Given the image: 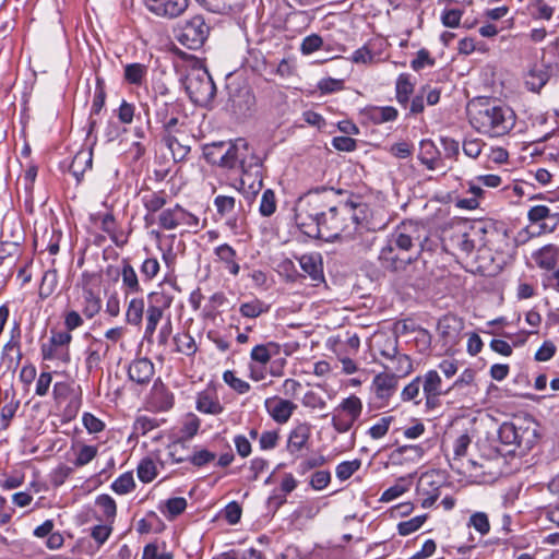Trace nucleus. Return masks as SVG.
<instances>
[{"mask_svg": "<svg viewBox=\"0 0 559 559\" xmlns=\"http://www.w3.org/2000/svg\"><path fill=\"white\" fill-rule=\"evenodd\" d=\"M438 151L435 144L429 140H423L419 146L418 158L429 169L438 167Z\"/></svg>", "mask_w": 559, "mask_h": 559, "instance_id": "obj_37", "label": "nucleus"}, {"mask_svg": "<svg viewBox=\"0 0 559 559\" xmlns=\"http://www.w3.org/2000/svg\"><path fill=\"white\" fill-rule=\"evenodd\" d=\"M311 436V427L307 423L298 424L288 436L287 450L290 454L300 452L308 443Z\"/></svg>", "mask_w": 559, "mask_h": 559, "instance_id": "obj_23", "label": "nucleus"}, {"mask_svg": "<svg viewBox=\"0 0 559 559\" xmlns=\"http://www.w3.org/2000/svg\"><path fill=\"white\" fill-rule=\"evenodd\" d=\"M516 426L513 421L503 423L498 430L499 439L508 445H515Z\"/></svg>", "mask_w": 559, "mask_h": 559, "instance_id": "obj_60", "label": "nucleus"}, {"mask_svg": "<svg viewBox=\"0 0 559 559\" xmlns=\"http://www.w3.org/2000/svg\"><path fill=\"white\" fill-rule=\"evenodd\" d=\"M134 487L135 483L131 472L123 473L111 484V489L118 495H127Z\"/></svg>", "mask_w": 559, "mask_h": 559, "instance_id": "obj_48", "label": "nucleus"}, {"mask_svg": "<svg viewBox=\"0 0 559 559\" xmlns=\"http://www.w3.org/2000/svg\"><path fill=\"white\" fill-rule=\"evenodd\" d=\"M240 313L245 318L254 319L269 311V306L259 299H253L249 302H245L239 308Z\"/></svg>", "mask_w": 559, "mask_h": 559, "instance_id": "obj_46", "label": "nucleus"}, {"mask_svg": "<svg viewBox=\"0 0 559 559\" xmlns=\"http://www.w3.org/2000/svg\"><path fill=\"white\" fill-rule=\"evenodd\" d=\"M423 392H424L423 376H418L415 379H413L402 390L401 399L404 402H413L414 404L418 405L425 400V396H423Z\"/></svg>", "mask_w": 559, "mask_h": 559, "instance_id": "obj_30", "label": "nucleus"}, {"mask_svg": "<svg viewBox=\"0 0 559 559\" xmlns=\"http://www.w3.org/2000/svg\"><path fill=\"white\" fill-rule=\"evenodd\" d=\"M413 91L414 86L411 83L408 75L401 74L396 81V98L399 103L406 104Z\"/></svg>", "mask_w": 559, "mask_h": 559, "instance_id": "obj_50", "label": "nucleus"}, {"mask_svg": "<svg viewBox=\"0 0 559 559\" xmlns=\"http://www.w3.org/2000/svg\"><path fill=\"white\" fill-rule=\"evenodd\" d=\"M216 261L222 263L224 269L231 275L237 276L240 271V265L237 261L236 250L227 243L217 246L214 249Z\"/></svg>", "mask_w": 559, "mask_h": 559, "instance_id": "obj_24", "label": "nucleus"}, {"mask_svg": "<svg viewBox=\"0 0 559 559\" xmlns=\"http://www.w3.org/2000/svg\"><path fill=\"white\" fill-rule=\"evenodd\" d=\"M41 356L45 360L57 359L63 364H68L70 361L69 348H60L59 346H55L50 343L41 345Z\"/></svg>", "mask_w": 559, "mask_h": 559, "instance_id": "obj_41", "label": "nucleus"}, {"mask_svg": "<svg viewBox=\"0 0 559 559\" xmlns=\"http://www.w3.org/2000/svg\"><path fill=\"white\" fill-rule=\"evenodd\" d=\"M150 304L146 309V325H145V336L151 337L156 331V328L160 320L163 319L164 311L171 306L173 296L164 293V292H154L151 293Z\"/></svg>", "mask_w": 559, "mask_h": 559, "instance_id": "obj_12", "label": "nucleus"}, {"mask_svg": "<svg viewBox=\"0 0 559 559\" xmlns=\"http://www.w3.org/2000/svg\"><path fill=\"white\" fill-rule=\"evenodd\" d=\"M160 265L156 258H147L143 261L140 271L146 281H152L159 272Z\"/></svg>", "mask_w": 559, "mask_h": 559, "instance_id": "obj_63", "label": "nucleus"}, {"mask_svg": "<svg viewBox=\"0 0 559 559\" xmlns=\"http://www.w3.org/2000/svg\"><path fill=\"white\" fill-rule=\"evenodd\" d=\"M397 115V110L392 106L372 107L369 110V116L374 123L394 121Z\"/></svg>", "mask_w": 559, "mask_h": 559, "instance_id": "obj_42", "label": "nucleus"}, {"mask_svg": "<svg viewBox=\"0 0 559 559\" xmlns=\"http://www.w3.org/2000/svg\"><path fill=\"white\" fill-rule=\"evenodd\" d=\"M389 241L401 251H411L418 248L417 254L423 251H433L428 229L425 225L415 222L402 223L391 235Z\"/></svg>", "mask_w": 559, "mask_h": 559, "instance_id": "obj_5", "label": "nucleus"}, {"mask_svg": "<svg viewBox=\"0 0 559 559\" xmlns=\"http://www.w3.org/2000/svg\"><path fill=\"white\" fill-rule=\"evenodd\" d=\"M426 521V515H418L397 525V532L401 536H407L419 530Z\"/></svg>", "mask_w": 559, "mask_h": 559, "instance_id": "obj_56", "label": "nucleus"}, {"mask_svg": "<svg viewBox=\"0 0 559 559\" xmlns=\"http://www.w3.org/2000/svg\"><path fill=\"white\" fill-rule=\"evenodd\" d=\"M438 241V246L440 247L441 252L451 257L453 254L452 249L454 247V230L452 227L445 226L440 228ZM431 246L433 250H436L437 243H433L432 240Z\"/></svg>", "mask_w": 559, "mask_h": 559, "instance_id": "obj_40", "label": "nucleus"}, {"mask_svg": "<svg viewBox=\"0 0 559 559\" xmlns=\"http://www.w3.org/2000/svg\"><path fill=\"white\" fill-rule=\"evenodd\" d=\"M318 88L322 94H331L344 88V81L340 79L325 78L319 81Z\"/></svg>", "mask_w": 559, "mask_h": 559, "instance_id": "obj_62", "label": "nucleus"}, {"mask_svg": "<svg viewBox=\"0 0 559 559\" xmlns=\"http://www.w3.org/2000/svg\"><path fill=\"white\" fill-rule=\"evenodd\" d=\"M261 159L254 155L252 152L249 151V147L247 146L246 153H243L241 163H240V170L243 176L253 175L255 178H260L259 185L261 186Z\"/></svg>", "mask_w": 559, "mask_h": 559, "instance_id": "obj_32", "label": "nucleus"}, {"mask_svg": "<svg viewBox=\"0 0 559 559\" xmlns=\"http://www.w3.org/2000/svg\"><path fill=\"white\" fill-rule=\"evenodd\" d=\"M362 412V402L356 395L344 399L335 408L332 415V426L338 433L347 432Z\"/></svg>", "mask_w": 559, "mask_h": 559, "instance_id": "obj_9", "label": "nucleus"}, {"mask_svg": "<svg viewBox=\"0 0 559 559\" xmlns=\"http://www.w3.org/2000/svg\"><path fill=\"white\" fill-rule=\"evenodd\" d=\"M93 154L91 150H82L75 154L69 167L70 173L80 182L84 173L92 167Z\"/></svg>", "mask_w": 559, "mask_h": 559, "instance_id": "obj_28", "label": "nucleus"}, {"mask_svg": "<svg viewBox=\"0 0 559 559\" xmlns=\"http://www.w3.org/2000/svg\"><path fill=\"white\" fill-rule=\"evenodd\" d=\"M173 554L165 549L159 551L156 544H148L143 549L142 559H173Z\"/></svg>", "mask_w": 559, "mask_h": 559, "instance_id": "obj_64", "label": "nucleus"}, {"mask_svg": "<svg viewBox=\"0 0 559 559\" xmlns=\"http://www.w3.org/2000/svg\"><path fill=\"white\" fill-rule=\"evenodd\" d=\"M95 503L102 510L106 521L112 523L117 514L116 501L109 495H100Z\"/></svg>", "mask_w": 559, "mask_h": 559, "instance_id": "obj_45", "label": "nucleus"}, {"mask_svg": "<svg viewBox=\"0 0 559 559\" xmlns=\"http://www.w3.org/2000/svg\"><path fill=\"white\" fill-rule=\"evenodd\" d=\"M397 380L394 374L386 370L377 374L372 381L376 396L382 401H388L397 389Z\"/></svg>", "mask_w": 559, "mask_h": 559, "instance_id": "obj_20", "label": "nucleus"}, {"mask_svg": "<svg viewBox=\"0 0 559 559\" xmlns=\"http://www.w3.org/2000/svg\"><path fill=\"white\" fill-rule=\"evenodd\" d=\"M145 4L152 13L174 19L187 10L189 0H145Z\"/></svg>", "mask_w": 559, "mask_h": 559, "instance_id": "obj_15", "label": "nucleus"}, {"mask_svg": "<svg viewBox=\"0 0 559 559\" xmlns=\"http://www.w3.org/2000/svg\"><path fill=\"white\" fill-rule=\"evenodd\" d=\"M200 424L201 421L195 415L189 414L182 424L181 437L186 440L193 438L199 431Z\"/></svg>", "mask_w": 559, "mask_h": 559, "instance_id": "obj_58", "label": "nucleus"}, {"mask_svg": "<svg viewBox=\"0 0 559 559\" xmlns=\"http://www.w3.org/2000/svg\"><path fill=\"white\" fill-rule=\"evenodd\" d=\"M152 399L156 407L167 411L174 405V395L162 382H155L152 388Z\"/></svg>", "mask_w": 559, "mask_h": 559, "instance_id": "obj_35", "label": "nucleus"}, {"mask_svg": "<svg viewBox=\"0 0 559 559\" xmlns=\"http://www.w3.org/2000/svg\"><path fill=\"white\" fill-rule=\"evenodd\" d=\"M158 224L163 229L174 230L178 227H186L187 231L198 233L202 226L200 218L185 210L179 204L163 210L158 214Z\"/></svg>", "mask_w": 559, "mask_h": 559, "instance_id": "obj_8", "label": "nucleus"}, {"mask_svg": "<svg viewBox=\"0 0 559 559\" xmlns=\"http://www.w3.org/2000/svg\"><path fill=\"white\" fill-rule=\"evenodd\" d=\"M98 449L95 445L78 444L73 464L78 467L92 462L97 455Z\"/></svg>", "mask_w": 559, "mask_h": 559, "instance_id": "obj_44", "label": "nucleus"}, {"mask_svg": "<svg viewBox=\"0 0 559 559\" xmlns=\"http://www.w3.org/2000/svg\"><path fill=\"white\" fill-rule=\"evenodd\" d=\"M280 346L276 343L270 342L267 344H260L252 348L250 358L251 360L265 366L273 355H276Z\"/></svg>", "mask_w": 559, "mask_h": 559, "instance_id": "obj_36", "label": "nucleus"}, {"mask_svg": "<svg viewBox=\"0 0 559 559\" xmlns=\"http://www.w3.org/2000/svg\"><path fill=\"white\" fill-rule=\"evenodd\" d=\"M392 353L388 354V361L384 362V369L394 374L397 379L407 376L413 370L412 360L407 355L397 353L396 346L392 344Z\"/></svg>", "mask_w": 559, "mask_h": 559, "instance_id": "obj_17", "label": "nucleus"}, {"mask_svg": "<svg viewBox=\"0 0 559 559\" xmlns=\"http://www.w3.org/2000/svg\"><path fill=\"white\" fill-rule=\"evenodd\" d=\"M480 465L477 461L466 459L465 455L456 457V473L465 478L466 483H475L479 477Z\"/></svg>", "mask_w": 559, "mask_h": 559, "instance_id": "obj_29", "label": "nucleus"}, {"mask_svg": "<svg viewBox=\"0 0 559 559\" xmlns=\"http://www.w3.org/2000/svg\"><path fill=\"white\" fill-rule=\"evenodd\" d=\"M165 143L176 162L185 159L190 152V146L181 143L175 135L168 134L165 138Z\"/></svg>", "mask_w": 559, "mask_h": 559, "instance_id": "obj_43", "label": "nucleus"}, {"mask_svg": "<svg viewBox=\"0 0 559 559\" xmlns=\"http://www.w3.org/2000/svg\"><path fill=\"white\" fill-rule=\"evenodd\" d=\"M157 475L156 464L151 459H143L138 465V477L142 483H151Z\"/></svg>", "mask_w": 559, "mask_h": 559, "instance_id": "obj_51", "label": "nucleus"}, {"mask_svg": "<svg viewBox=\"0 0 559 559\" xmlns=\"http://www.w3.org/2000/svg\"><path fill=\"white\" fill-rule=\"evenodd\" d=\"M264 406L271 418L280 425L286 424L297 409V405L294 402L278 396L266 399Z\"/></svg>", "mask_w": 559, "mask_h": 559, "instance_id": "obj_14", "label": "nucleus"}, {"mask_svg": "<svg viewBox=\"0 0 559 559\" xmlns=\"http://www.w3.org/2000/svg\"><path fill=\"white\" fill-rule=\"evenodd\" d=\"M214 205L217 210V213L222 216H225L234 212L236 200L235 198L228 195H217L214 200Z\"/></svg>", "mask_w": 559, "mask_h": 559, "instance_id": "obj_61", "label": "nucleus"}, {"mask_svg": "<svg viewBox=\"0 0 559 559\" xmlns=\"http://www.w3.org/2000/svg\"><path fill=\"white\" fill-rule=\"evenodd\" d=\"M58 284V275L56 270H48L45 272L40 288H39V295L41 298L49 297L53 290L56 289Z\"/></svg>", "mask_w": 559, "mask_h": 559, "instance_id": "obj_52", "label": "nucleus"}, {"mask_svg": "<svg viewBox=\"0 0 559 559\" xmlns=\"http://www.w3.org/2000/svg\"><path fill=\"white\" fill-rule=\"evenodd\" d=\"M466 112L471 126L489 136L508 134L515 124V114L511 107L485 98L471 100Z\"/></svg>", "mask_w": 559, "mask_h": 559, "instance_id": "obj_1", "label": "nucleus"}, {"mask_svg": "<svg viewBox=\"0 0 559 559\" xmlns=\"http://www.w3.org/2000/svg\"><path fill=\"white\" fill-rule=\"evenodd\" d=\"M502 180L498 175H481L467 182V192L480 194L483 197V187L497 188L501 185Z\"/></svg>", "mask_w": 559, "mask_h": 559, "instance_id": "obj_31", "label": "nucleus"}, {"mask_svg": "<svg viewBox=\"0 0 559 559\" xmlns=\"http://www.w3.org/2000/svg\"><path fill=\"white\" fill-rule=\"evenodd\" d=\"M154 374V365L147 358H139L133 360L128 369L130 380L144 384L147 383Z\"/></svg>", "mask_w": 559, "mask_h": 559, "instance_id": "obj_22", "label": "nucleus"}, {"mask_svg": "<svg viewBox=\"0 0 559 559\" xmlns=\"http://www.w3.org/2000/svg\"><path fill=\"white\" fill-rule=\"evenodd\" d=\"M323 46V39L318 34H311L305 37L300 45V51L302 55H310L314 51H318Z\"/></svg>", "mask_w": 559, "mask_h": 559, "instance_id": "obj_59", "label": "nucleus"}, {"mask_svg": "<svg viewBox=\"0 0 559 559\" xmlns=\"http://www.w3.org/2000/svg\"><path fill=\"white\" fill-rule=\"evenodd\" d=\"M476 21L471 3L464 5L462 10L456 8V27L463 26L469 28L476 24Z\"/></svg>", "mask_w": 559, "mask_h": 559, "instance_id": "obj_54", "label": "nucleus"}, {"mask_svg": "<svg viewBox=\"0 0 559 559\" xmlns=\"http://www.w3.org/2000/svg\"><path fill=\"white\" fill-rule=\"evenodd\" d=\"M299 264L305 274L311 280L320 282L323 280V269L319 253L304 254L299 258Z\"/></svg>", "mask_w": 559, "mask_h": 559, "instance_id": "obj_25", "label": "nucleus"}, {"mask_svg": "<svg viewBox=\"0 0 559 559\" xmlns=\"http://www.w3.org/2000/svg\"><path fill=\"white\" fill-rule=\"evenodd\" d=\"M167 199L168 197L164 191H146L142 194L141 201L147 212L144 216L146 225L154 223V214L163 211Z\"/></svg>", "mask_w": 559, "mask_h": 559, "instance_id": "obj_18", "label": "nucleus"}, {"mask_svg": "<svg viewBox=\"0 0 559 559\" xmlns=\"http://www.w3.org/2000/svg\"><path fill=\"white\" fill-rule=\"evenodd\" d=\"M558 249L554 245H547L533 254L536 264L545 270H551L557 263Z\"/></svg>", "mask_w": 559, "mask_h": 559, "instance_id": "obj_34", "label": "nucleus"}, {"mask_svg": "<svg viewBox=\"0 0 559 559\" xmlns=\"http://www.w3.org/2000/svg\"><path fill=\"white\" fill-rule=\"evenodd\" d=\"M223 380L227 385H229L239 394H245L250 391V384L247 381L238 378L231 370H226L223 373Z\"/></svg>", "mask_w": 559, "mask_h": 559, "instance_id": "obj_53", "label": "nucleus"}, {"mask_svg": "<svg viewBox=\"0 0 559 559\" xmlns=\"http://www.w3.org/2000/svg\"><path fill=\"white\" fill-rule=\"evenodd\" d=\"M377 239L376 234L369 229L368 224L366 222V214L359 215V219H357V229L343 241H354V248L358 252H366L370 250Z\"/></svg>", "mask_w": 559, "mask_h": 559, "instance_id": "obj_16", "label": "nucleus"}, {"mask_svg": "<svg viewBox=\"0 0 559 559\" xmlns=\"http://www.w3.org/2000/svg\"><path fill=\"white\" fill-rule=\"evenodd\" d=\"M146 72L147 69L144 64L131 63L124 68V79L130 84L141 85L146 75Z\"/></svg>", "mask_w": 559, "mask_h": 559, "instance_id": "obj_47", "label": "nucleus"}, {"mask_svg": "<svg viewBox=\"0 0 559 559\" xmlns=\"http://www.w3.org/2000/svg\"><path fill=\"white\" fill-rule=\"evenodd\" d=\"M145 304L142 298H132L127 308L126 320L131 325H140L143 320Z\"/></svg>", "mask_w": 559, "mask_h": 559, "instance_id": "obj_39", "label": "nucleus"}, {"mask_svg": "<svg viewBox=\"0 0 559 559\" xmlns=\"http://www.w3.org/2000/svg\"><path fill=\"white\" fill-rule=\"evenodd\" d=\"M247 151V143L242 139H238L231 143L218 160L221 167L235 169L240 166L243 153Z\"/></svg>", "mask_w": 559, "mask_h": 559, "instance_id": "obj_21", "label": "nucleus"}, {"mask_svg": "<svg viewBox=\"0 0 559 559\" xmlns=\"http://www.w3.org/2000/svg\"><path fill=\"white\" fill-rule=\"evenodd\" d=\"M328 203L318 191L309 192L300 198L295 207V218L300 227L310 228L307 234L318 230L319 223L322 221Z\"/></svg>", "mask_w": 559, "mask_h": 559, "instance_id": "obj_6", "label": "nucleus"}, {"mask_svg": "<svg viewBox=\"0 0 559 559\" xmlns=\"http://www.w3.org/2000/svg\"><path fill=\"white\" fill-rule=\"evenodd\" d=\"M210 27L200 15L193 16L179 29L178 41L189 49H199L209 36Z\"/></svg>", "mask_w": 559, "mask_h": 559, "instance_id": "obj_11", "label": "nucleus"}, {"mask_svg": "<svg viewBox=\"0 0 559 559\" xmlns=\"http://www.w3.org/2000/svg\"><path fill=\"white\" fill-rule=\"evenodd\" d=\"M516 426L515 445L523 449H531L537 439L535 424L530 419H515Z\"/></svg>", "mask_w": 559, "mask_h": 559, "instance_id": "obj_19", "label": "nucleus"}, {"mask_svg": "<svg viewBox=\"0 0 559 559\" xmlns=\"http://www.w3.org/2000/svg\"><path fill=\"white\" fill-rule=\"evenodd\" d=\"M173 341L177 353L183 354L186 356H193L198 350L194 338L187 332L177 333Z\"/></svg>", "mask_w": 559, "mask_h": 559, "instance_id": "obj_38", "label": "nucleus"}, {"mask_svg": "<svg viewBox=\"0 0 559 559\" xmlns=\"http://www.w3.org/2000/svg\"><path fill=\"white\" fill-rule=\"evenodd\" d=\"M276 210L275 194L271 189H266L261 197L259 212L262 216H271Z\"/></svg>", "mask_w": 559, "mask_h": 559, "instance_id": "obj_55", "label": "nucleus"}, {"mask_svg": "<svg viewBox=\"0 0 559 559\" xmlns=\"http://www.w3.org/2000/svg\"><path fill=\"white\" fill-rule=\"evenodd\" d=\"M183 84L191 102L199 106H207L216 93L212 76L201 67L191 69Z\"/></svg>", "mask_w": 559, "mask_h": 559, "instance_id": "obj_7", "label": "nucleus"}, {"mask_svg": "<svg viewBox=\"0 0 559 559\" xmlns=\"http://www.w3.org/2000/svg\"><path fill=\"white\" fill-rule=\"evenodd\" d=\"M84 314L87 318H93L97 314L102 308V300L98 296H96L91 289L84 290Z\"/></svg>", "mask_w": 559, "mask_h": 559, "instance_id": "obj_49", "label": "nucleus"}, {"mask_svg": "<svg viewBox=\"0 0 559 559\" xmlns=\"http://www.w3.org/2000/svg\"><path fill=\"white\" fill-rule=\"evenodd\" d=\"M197 409L204 414L218 415L224 408L215 395L210 392H201L197 399Z\"/></svg>", "mask_w": 559, "mask_h": 559, "instance_id": "obj_33", "label": "nucleus"}, {"mask_svg": "<svg viewBox=\"0 0 559 559\" xmlns=\"http://www.w3.org/2000/svg\"><path fill=\"white\" fill-rule=\"evenodd\" d=\"M418 259V255L402 258L396 253V248L389 240L379 252L378 260L381 266L392 273H401L406 270L407 265Z\"/></svg>", "mask_w": 559, "mask_h": 559, "instance_id": "obj_13", "label": "nucleus"}, {"mask_svg": "<svg viewBox=\"0 0 559 559\" xmlns=\"http://www.w3.org/2000/svg\"><path fill=\"white\" fill-rule=\"evenodd\" d=\"M527 218L531 223H539L546 219H551L554 222L551 227H548L546 223L540 225L543 231H554L559 222L558 214H551L549 207L546 205H535L531 207L527 213Z\"/></svg>", "mask_w": 559, "mask_h": 559, "instance_id": "obj_27", "label": "nucleus"}, {"mask_svg": "<svg viewBox=\"0 0 559 559\" xmlns=\"http://www.w3.org/2000/svg\"><path fill=\"white\" fill-rule=\"evenodd\" d=\"M466 535L461 533V542L456 547L459 552H465L473 549L481 538L490 531L488 515L485 512L473 513L466 523Z\"/></svg>", "mask_w": 559, "mask_h": 559, "instance_id": "obj_10", "label": "nucleus"}, {"mask_svg": "<svg viewBox=\"0 0 559 559\" xmlns=\"http://www.w3.org/2000/svg\"><path fill=\"white\" fill-rule=\"evenodd\" d=\"M486 228L481 221H469L456 217V238H460L461 255H456V262L472 274H489L486 260L481 258L477 247L484 243Z\"/></svg>", "mask_w": 559, "mask_h": 559, "instance_id": "obj_2", "label": "nucleus"}, {"mask_svg": "<svg viewBox=\"0 0 559 559\" xmlns=\"http://www.w3.org/2000/svg\"><path fill=\"white\" fill-rule=\"evenodd\" d=\"M120 275L122 281V289L126 295L139 294L142 292L138 274L134 267L127 260L122 261Z\"/></svg>", "mask_w": 559, "mask_h": 559, "instance_id": "obj_26", "label": "nucleus"}, {"mask_svg": "<svg viewBox=\"0 0 559 559\" xmlns=\"http://www.w3.org/2000/svg\"><path fill=\"white\" fill-rule=\"evenodd\" d=\"M361 462L359 460L344 461L336 466V477L340 480H346L359 469Z\"/></svg>", "mask_w": 559, "mask_h": 559, "instance_id": "obj_57", "label": "nucleus"}, {"mask_svg": "<svg viewBox=\"0 0 559 559\" xmlns=\"http://www.w3.org/2000/svg\"><path fill=\"white\" fill-rule=\"evenodd\" d=\"M366 204L361 203L341 202L335 206L328 204L317 236L326 241L347 239L357 229V219L359 215L366 214Z\"/></svg>", "mask_w": 559, "mask_h": 559, "instance_id": "obj_3", "label": "nucleus"}, {"mask_svg": "<svg viewBox=\"0 0 559 559\" xmlns=\"http://www.w3.org/2000/svg\"><path fill=\"white\" fill-rule=\"evenodd\" d=\"M454 359L442 360L436 369L423 376L426 406L433 409L440 406V397L447 395L454 388Z\"/></svg>", "mask_w": 559, "mask_h": 559, "instance_id": "obj_4", "label": "nucleus"}]
</instances>
